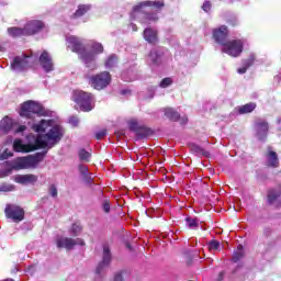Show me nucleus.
Returning <instances> with one entry per match:
<instances>
[{
	"instance_id": "obj_1",
	"label": "nucleus",
	"mask_w": 281,
	"mask_h": 281,
	"mask_svg": "<svg viewBox=\"0 0 281 281\" xmlns=\"http://www.w3.org/2000/svg\"><path fill=\"white\" fill-rule=\"evenodd\" d=\"M32 128L35 133H45L37 135L35 138L37 148L50 150L65 137V128H63V125L56 124L54 120H42L40 123L33 124Z\"/></svg>"
},
{
	"instance_id": "obj_2",
	"label": "nucleus",
	"mask_w": 281,
	"mask_h": 281,
	"mask_svg": "<svg viewBox=\"0 0 281 281\" xmlns=\"http://www.w3.org/2000/svg\"><path fill=\"white\" fill-rule=\"evenodd\" d=\"M67 41V47L68 49H71V52H75L79 55V58L85 63L86 67L88 69H97L98 64H95V59L98 58V54H102L104 52V46L98 42H93L91 45L92 52H89L85 49V46L82 45V41L74 35L68 36L66 38Z\"/></svg>"
},
{
	"instance_id": "obj_3",
	"label": "nucleus",
	"mask_w": 281,
	"mask_h": 281,
	"mask_svg": "<svg viewBox=\"0 0 281 281\" xmlns=\"http://www.w3.org/2000/svg\"><path fill=\"white\" fill-rule=\"evenodd\" d=\"M213 38L220 45H223L222 52L224 54H228L233 58H237V56L243 54V42L240 40L227 42V26L222 25L220 29H215L213 31Z\"/></svg>"
},
{
	"instance_id": "obj_4",
	"label": "nucleus",
	"mask_w": 281,
	"mask_h": 281,
	"mask_svg": "<svg viewBox=\"0 0 281 281\" xmlns=\"http://www.w3.org/2000/svg\"><path fill=\"white\" fill-rule=\"evenodd\" d=\"M165 3L164 0H155V1H144L138 3L133 8L132 14L134 16H138V19H142V23H155L158 21L157 14L153 13H144L146 12V8H150L151 10H161L164 8Z\"/></svg>"
},
{
	"instance_id": "obj_5",
	"label": "nucleus",
	"mask_w": 281,
	"mask_h": 281,
	"mask_svg": "<svg viewBox=\"0 0 281 281\" xmlns=\"http://www.w3.org/2000/svg\"><path fill=\"white\" fill-rule=\"evenodd\" d=\"M47 150L44 153H36L35 155H29L25 157H19L12 162L13 170H34L38 168V164L45 159Z\"/></svg>"
},
{
	"instance_id": "obj_6",
	"label": "nucleus",
	"mask_w": 281,
	"mask_h": 281,
	"mask_svg": "<svg viewBox=\"0 0 281 281\" xmlns=\"http://www.w3.org/2000/svg\"><path fill=\"white\" fill-rule=\"evenodd\" d=\"M111 249L109 246H103V255L102 260L99 262V265L95 268L94 271V281H102L104 280V276H106V270L109 267H111V260H112Z\"/></svg>"
},
{
	"instance_id": "obj_7",
	"label": "nucleus",
	"mask_w": 281,
	"mask_h": 281,
	"mask_svg": "<svg viewBox=\"0 0 281 281\" xmlns=\"http://www.w3.org/2000/svg\"><path fill=\"white\" fill-rule=\"evenodd\" d=\"M20 115L22 117H34V115H37L38 117H43L45 115H48L47 111L43 105H41L37 102L34 101H26L22 104L20 110Z\"/></svg>"
},
{
	"instance_id": "obj_8",
	"label": "nucleus",
	"mask_w": 281,
	"mask_h": 281,
	"mask_svg": "<svg viewBox=\"0 0 281 281\" xmlns=\"http://www.w3.org/2000/svg\"><path fill=\"white\" fill-rule=\"evenodd\" d=\"M72 100L79 105L81 111H93V94L85 92L82 90H75Z\"/></svg>"
},
{
	"instance_id": "obj_9",
	"label": "nucleus",
	"mask_w": 281,
	"mask_h": 281,
	"mask_svg": "<svg viewBox=\"0 0 281 281\" xmlns=\"http://www.w3.org/2000/svg\"><path fill=\"white\" fill-rule=\"evenodd\" d=\"M89 83L97 91H102V89H106L108 86L111 85V74L109 71H102L90 77Z\"/></svg>"
},
{
	"instance_id": "obj_10",
	"label": "nucleus",
	"mask_w": 281,
	"mask_h": 281,
	"mask_svg": "<svg viewBox=\"0 0 281 281\" xmlns=\"http://www.w3.org/2000/svg\"><path fill=\"white\" fill-rule=\"evenodd\" d=\"M34 56L21 55L13 58L11 63V69L13 71H25V69H30L32 65H34Z\"/></svg>"
},
{
	"instance_id": "obj_11",
	"label": "nucleus",
	"mask_w": 281,
	"mask_h": 281,
	"mask_svg": "<svg viewBox=\"0 0 281 281\" xmlns=\"http://www.w3.org/2000/svg\"><path fill=\"white\" fill-rule=\"evenodd\" d=\"M7 218H12L13 223H21L25 218V211L14 204H8L4 210Z\"/></svg>"
},
{
	"instance_id": "obj_12",
	"label": "nucleus",
	"mask_w": 281,
	"mask_h": 281,
	"mask_svg": "<svg viewBox=\"0 0 281 281\" xmlns=\"http://www.w3.org/2000/svg\"><path fill=\"white\" fill-rule=\"evenodd\" d=\"M56 245L58 247V249H74V247H76V245H85V240L82 239H74V238H69V237H58L56 239Z\"/></svg>"
},
{
	"instance_id": "obj_13",
	"label": "nucleus",
	"mask_w": 281,
	"mask_h": 281,
	"mask_svg": "<svg viewBox=\"0 0 281 281\" xmlns=\"http://www.w3.org/2000/svg\"><path fill=\"white\" fill-rule=\"evenodd\" d=\"M30 25L32 24H25L24 27H16V26L9 27L8 34L13 38H18V36H32L35 30L30 29Z\"/></svg>"
},
{
	"instance_id": "obj_14",
	"label": "nucleus",
	"mask_w": 281,
	"mask_h": 281,
	"mask_svg": "<svg viewBox=\"0 0 281 281\" xmlns=\"http://www.w3.org/2000/svg\"><path fill=\"white\" fill-rule=\"evenodd\" d=\"M40 67L44 69L46 74H49L50 71H54V59H52V55L47 53V50H44L40 56Z\"/></svg>"
},
{
	"instance_id": "obj_15",
	"label": "nucleus",
	"mask_w": 281,
	"mask_h": 281,
	"mask_svg": "<svg viewBox=\"0 0 281 281\" xmlns=\"http://www.w3.org/2000/svg\"><path fill=\"white\" fill-rule=\"evenodd\" d=\"M256 136L260 142L267 139V134L269 133V123L265 120H258L255 123Z\"/></svg>"
},
{
	"instance_id": "obj_16",
	"label": "nucleus",
	"mask_w": 281,
	"mask_h": 281,
	"mask_svg": "<svg viewBox=\"0 0 281 281\" xmlns=\"http://www.w3.org/2000/svg\"><path fill=\"white\" fill-rule=\"evenodd\" d=\"M38 148L36 143L34 145H25L23 144V140L19 138L13 142V149L15 153H32V150H38Z\"/></svg>"
},
{
	"instance_id": "obj_17",
	"label": "nucleus",
	"mask_w": 281,
	"mask_h": 281,
	"mask_svg": "<svg viewBox=\"0 0 281 281\" xmlns=\"http://www.w3.org/2000/svg\"><path fill=\"white\" fill-rule=\"evenodd\" d=\"M14 120L10 116H5L0 121V135H8L12 128H14Z\"/></svg>"
},
{
	"instance_id": "obj_18",
	"label": "nucleus",
	"mask_w": 281,
	"mask_h": 281,
	"mask_svg": "<svg viewBox=\"0 0 281 281\" xmlns=\"http://www.w3.org/2000/svg\"><path fill=\"white\" fill-rule=\"evenodd\" d=\"M162 56H164V53L161 52V49L154 48L150 50L147 57V63L149 65H161Z\"/></svg>"
},
{
	"instance_id": "obj_19",
	"label": "nucleus",
	"mask_w": 281,
	"mask_h": 281,
	"mask_svg": "<svg viewBox=\"0 0 281 281\" xmlns=\"http://www.w3.org/2000/svg\"><path fill=\"white\" fill-rule=\"evenodd\" d=\"M78 170H79L85 183H87L88 186H91V183H93V173L89 172V167L80 164L78 166Z\"/></svg>"
},
{
	"instance_id": "obj_20",
	"label": "nucleus",
	"mask_w": 281,
	"mask_h": 281,
	"mask_svg": "<svg viewBox=\"0 0 281 281\" xmlns=\"http://www.w3.org/2000/svg\"><path fill=\"white\" fill-rule=\"evenodd\" d=\"M15 181L18 183H22V184H27V183H36V181H38V176L36 175H22V176H18L15 178Z\"/></svg>"
},
{
	"instance_id": "obj_21",
	"label": "nucleus",
	"mask_w": 281,
	"mask_h": 281,
	"mask_svg": "<svg viewBox=\"0 0 281 281\" xmlns=\"http://www.w3.org/2000/svg\"><path fill=\"white\" fill-rule=\"evenodd\" d=\"M26 25H30L29 30H35L34 33L31 34V36H34V34H38V32H41V30H43V27H45V23H43V21H41V20L29 21V22H26Z\"/></svg>"
},
{
	"instance_id": "obj_22",
	"label": "nucleus",
	"mask_w": 281,
	"mask_h": 281,
	"mask_svg": "<svg viewBox=\"0 0 281 281\" xmlns=\"http://www.w3.org/2000/svg\"><path fill=\"white\" fill-rule=\"evenodd\" d=\"M130 131H135L136 133H139L140 131H145V135H148L150 133V130L139 125V122H137V119H132L128 121Z\"/></svg>"
},
{
	"instance_id": "obj_23",
	"label": "nucleus",
	"mask_w": 281,
	"mask_h": 281,
	"mask_svg": "<svg viewBox=\"0 0 281 281\" xmlns=\"http://www.w3.org/2000/svg\"><path fill=\"white\" fill-rule=\"evenodd\" d=\"M267 164L270 168H278V166H280V161L278 160V154L276 151H268Z\"/></svg>"
},
{
	"instance_id": "obj_24",
	"label": "nucleus",
	"mask_w": 281,
	"mask_h": 281,
	"mask_svg": "<svg viewBox=\"0 0 281 281\" xmlns=\"http://www.w3.org/2000/svg\"><path fill=\"white\" fill-rule=\"evenodd\" d=\"M256 55L251 54L248 59L243 60V67L237 69V74H247V69L254 65Z\"/></svg>"
},
{
	"instance_id": "obj_25",
	"label": "nucleus",
	"mask_w": 281,
	"mask_h": 281,
	"mask_svg": "<svg viewBox=\"0 0 281 281\" xmlns=\"http://www.w3.org/2000/svg\"><path fill=\"white\" fill-rule=\"evenodd\" d=\"M144 38L145 41H147V43H151V44L157 43V31L153 29H145Z\"/></svg>"
},
{
	"instance_id": "obj_26",
	"label": "nucleus",
	"mask_w": 281,
	"mask_h": 281,
	"mask_svg": "<svg viewBox=\"0 0 281 281\" xmlns=\"http://www.w3.org/2000/svg\"><path fill=\"white\" fill-rule=\"evenodd\" d=\"M165 115H166V117H168V120H171L172 122H177V120H179V117H181L179 112L175 111V109H172V108H166Z\"/></svg>"
},
{
	"instance_id": "obj_27",
	"label": "nucleus",
	"mask_w": 281,
	"mask_h": 281,
	"mask_svg": "<svg viewBox=\"0 0 281 281\" xmlns=\"http://www.w3.org/2000/svg\"><path fill=\"white\" fill-rule=\"evenodd\" d=\"M78 157H79V160L83 161L85 164H89V161H91V153H89L85 148L79 149Z\"/></svg>"
},
{
	"instance_id": "obj_28",
	"label": "nucleus",
	"mask_w": 281,
	"mask_h": 281,
	"mask_svg": "<svg viewBox=\"0 0 281 281\" xmlns=\"http://www.w3.org/2000/svg\"><path fill=\"white\" fill-rule=\"evenodd\" d=\"M255 109H256V103L250 102V103L239 106L238 113L240 115H245V113H251L252 111H255Z\"/></svg>"
},
{
	"instance_id": "obj_29",
	"label": "nucleus",
	"mask_w": 281,
	"mask_h": 281,
	"mask_svg": "<svg viewBox=\"0 0 281 281\" xmlns=\"http://www.w3.org/2000/svg\"><path fill=\"white\" fill-rule=\"evenodd\" d=\"M12 172V168L8 162L0 165V179H3V177H8Z\"/></svg>"
},
{
	"instance_id": "obj_30",
	"label": "nucleus",
	"mask_w": 281,
	"mask_h": 281,
	"mask_svg": "<svg viewBox=\"0 0 281 281\" xmlns=\"http://www.w3.org/2000/svg\"><path fill=\"white\" fill-rule=\"evenodd\" d=\"M117 66V57L115 55H110L105 60V68L113 69V67Z\"/></svg>"
},
{
	"instance_id": "obj_31",
	"label": "nucleus",
	"mask_w": 281,
	"mask_h": 281,
	"mask_svg": "<svg viewBox=\"0 0 281 281\" xmlns=\"http://www.w3.org/2000/svg\"><path fill=\"white\" fill-rule=\"evenodd\" d=\"M243 256H245V250L243 245H238L237 250L233 254V262H238V260L243 259Z\"/></svg>"
},
{
	"instance_id": "obj_32",
	"label": "nucleus",
	"mask_w": 281,
	"mask_h": 281,
	"mask_svg": "<svg viewBox=\"0 0 281 281\" xmlns=\"http://www.w3.org/2000/svg\"><path fill=\"white\" fill-rule=\"evenodd\" d=\"M90 10L89 5H79L77 11L75 12V19H79V16H85V14H87Z\"/></svg>"
},
{
	"instance_id": "obj_33",
	"label": "nucleus",
	"mask_w": 281,
	"mask_h": 281,
	"mask_svg": "<svg viewBox=\"0 0 281 281\" xmlns=\"http://www.w3.org/2000/svg\"><path fill=\"white\" fill-rule=\"evenodd\" d=\"M187 225L188 227H190V229H194V227H199V220L195 217H187L186 218Z\"/></svg>"
},
{
	"instance_id": "obj_34",
	"label": "nucleus",
	"mask_w": 281,
	"mask_h": 281,
	"mask_svg": "<svg viewBox=\"0 0 281 281\" xmlns=\"http://www.w3.org/2000/svg\"><path fill=\"white\" fill-rule=\"evenodd\" d=\"M280 194H281L280 191L270 190L268 193V202L273 203V201H276V199H278Z\"/></svg>"
},
{
	"instance_id": "obj_35",
	"label": "nucleus",
	"mask_w": 281,
	"mask_h": 281,
	"mask_svg": "<svg viewBox=\"0 0 281 281\" xmlns=\"http://www.w3.org/2000/svg\"><path fill=\"white\" fill-rule=\"evenodd\" d=\"M82 232V226H80V224H72L71 228H70V234L72 236H78V234H80Z\"/></svg>"
},
{
	"instance_id": "obj_36",
	"label": "nucleus",
	"mask_w": 281,
	"mask_h": 281,
	"mask_svg": "<svg viewBox=\"0 0 281 281\" xmlns=\"http://www.w3.org/2000/svg\"><path fill=\"white\" fill-rule=\"evenodd\" d=\"M14 190V186L2 183L0 184V192H12Z\"/></svg>"
},
{
	"instance_id": "obj_37",
	"label": "nucleus",
	"mask_w": 281,
	"mask_h": 281,
	"mask_svg": "<svg viewBox=\"0 0 281 281\" xmlns=\"http://www.w3.org/2000/svg\"><path fill=\"white\" fill-rule=\"evenodd\" d=\"M209 249L213 251L221 249V243H218L217 240H211L209 243Z\"/></svg>"
},
{
	"instance_id": "obj_38",
	"label": "nucleus",
	"mask_w": 281,
	"mask_h": 281,
	"mask_svg": "<svg viewBox=\"0 0 281 281\" xmlns=\"http://www.w3.org/2000/svg\"><path fill=\"white\" fill-rule=\"evenodd\" d=\"M48 192L53 199H56L58 196V189L56 188V184H50L48 188Z\"/></svg>"
},
{
	"instance_id": "obj_39",
	"label": "nucleus",
	"mask_w": 281,
	"mask_h": 281,
	"mask_svg": "<svg viewBox=\"0 0 281 281\" xmlns=\"http://www.w3.org/2000/svg\"><path fill=\"white\" fill-rule=\"evenodd\" d=\"M172 85V79L171 78H165L160 81V87L162 89H166L167 87H170Z\"/></svg>"
},
{
	"instance_id": "obj_40",
	"label": "nucleus",
	"mask_w": 281,
	"mask_h": 281,
	"mask_svg": "<svg viewBox=\"0 0 281 281\" xmlns=\"http://www.w3.org/2000/svg\"><path fill=\"white\" fill-rule=\"evenodd\" d=\"M9 157H12V151H8V149H5L1 155H0V160L3 161L5 159H9Z\"/></svg>"
},
{
	"instance_id": "obj_41",
	"label": "nucleus",
	"mask_w": 281,
	"mask_h": 281,
	"mask_svg": "<svg viewBox=\"0 0 281 281\" xmlns=\"http://www.w3.org/2000/svg\"><path fill=\"white\" fill-rule=\"evenodd\" d=\"M105 136H106V130H101L95 133V139H102Z\"/></svg>"
},
{
	"instance_id": "obj_42",
	"label": "nucleus",
	"mask_w": 281,
	"mask_h": 281,
	"mask_svg": "<svg viewBox=\"0 0 281 281\" xmlns=\"http://www.w3.org/2000/svg\"><path fill=\"white\" fill-rule=\"evenodd\" d=\"M202 10H204V12H210V10H212V3L210 1H205L202 5Z\"/></svg>"
},
{
	"instance_id": "obj_43",
	"label": "nucleus",
	"mask_w": 281,
	"mask_h": 281,
	"mask_svg": "<svg viewBox=\"0 0 281 281\" xmlns=\"http://www.w3.org/2000/svg\"><path fill=\"white\" fill-rule=\"evenodd\" d=\"M124 280V274L122 272H116L114 274L113 281H123Z\"/></svg>"
},
{
	"instance_id": "obj_44",
	"label": "nucleus",
	"mask_w": 281,
	"mask_h": 281,
	"mask_svg": "<svg viewBox=\"0 0 281 281\" xmlns=\"http://www.w3.org/2000/svg\"><path fill=\"white\" fill-rule=\"evenodd\" d=\"M80 120H78L77 116H71L69 119V123L72 125V126H77L79 124Z\"/></svg>"
},
{
	"instance_id": "obj_45",
	"label": "nucleus",
	"mask_w": 281,
	"mask_h": 281,
	"mask_svg": "<svg viewBox=\"0 0 281 281\" xmlns=\"http://www.w3.org/2000/svg\"><path fill=\"white\" fill-rule=\"evenodd\" d=\"M191 150H193V153H196L198 155H200L201 153H203V149H202L200 146H198V145H193V146L191 147Z\"/></svg>"
},
{
	"instance_id": "obj_46",
	"label": "nucleus",
	"mask_w": 281,
	"mask_h": 281,
	"mask_svg": "<svg viewBox=\"0 0 281 281\" xmlns=\"http://www.w3.org/2000/svg\"><path fill=\"white\" fill-rule=\"evenodd\" d=\"M103 211L109 214L111 212V204L108 201L103 203Z\"/></svg>"
},
{
	"instance_id": "obj_47",
	"label": "nucleus",
	"mask_w": 281,
	"mask_h": 281,
	"mask_svg": "<svg viewBox=\"0 0 281 281\" xmlns=\"http://www.w3.org/2000/svg\"><path fill=\"white\" fill-rule=\"evenodd\" d=\"M27 131V126L25 125H20L16 130L15 133H25Z\"/></svg>"
},
{
	"instance_id": "obj_48",
	"label": "nucleus",
	"mask_w": 281,
	"mask_h": 281,
	"mask_svg": "<svg viewBox=\"0 0 281 281\" xmlns=\"http://www.w3.org/2000/svg\"><path fill=\"white\" fill-rule=\"evenodd\" d=\"M181 124H188V116H182L180 119Z\"/></svg>"
},
{
	"instance_id": "obj_49",
	"label": "nucleus",
	"mask_w": 281,
	"mask_h": 281,
	"mask_svg": "<svg viewBox=\"0 0 281 281\" xmlns=\"http://www.w3.org/2000/svg\"><path fill=\"white\" fill-rule=\"evenodd\" d=\"M130 27H132L133 32H137V25L136 24L132 23L130 25Z\"/></svg>"
},
{
	"instance_id": "obj_50",
	"label": "nucleus",
	"mask_w": 281,
	"mask_h": 281,
	"mask_svg": "<svg viewBox=\"0 0 281 281\" xmlns=\"http://www.w3.org/2000/svg\"><path fill=\"white\" fill-rule=\"evenodd\" d=\"M0 52H5V47H3V45L0 44Z\"/></svg>"
},
{
	"instance_id": "obj_51",
	"label": "nucleus",
	"mask_w": 281,
	"mask_h": 281,
	"mask_svg": "<svg viewBox=\"0 0 281 281\" xmlns=\"http://www.w3.org/2000/svg\"><path fill=\"white\" fill-rule=\"evenodd\" d=\"M126 92H127L126 90H123V91H122L123 95L126 94Z\"/></svg>"
},
{
	"instance_id": "obj_52",
	"label": "nucleus",
	"mask_w": 281,
	"mask_h": 281,
	"mask_svg": "<svg viewBox=\"0 0 281 281\" xmlns=\"http://www.w3.org/2000/svg\"><path fill=\"white\" fill-rule=\"evenodd\" d=\"M126 247H127V249H131V245L130 244H127Z\"/></svg>"
},
{
	"instance_id": "obj_53",
	"label": "nucleus",
	"mask_w": 281,
	"mask_h": 281,
	"mask_svg": "<svg viewBox=\"0 0 281 281\" xmlns=\"http://www.w3.org/2000/svg\"><path fill=\"white\" fill-rule=\"evenodd\" d=\"M4 281H14L13 279H5Z\"/></svg>"
},
{
	"instance_id": "obj_54",
	"label": "nucleus",
	"mask_w": 281,
	"mask_h": 281,
	"mask_svg": "<svg viewBox=\"0 0 281 281\" xmlns=\"http://www.w3.org/2000/svg\"><path fill=\"white\" fill-rule=\"evenodd\" d=\"M220 276L223 277V276H224V272H221Z\"/></svg>"
},
{
	"instance_id": "obj_55",
	"label": "nucleus",
	"mask_w": 281,
	"mask_h": 281,
	"mask_svg": "<svg viewBox=\"0 0 281 281\" xmlns=\"http://www.w3.org/2000/svg\"><path fill=\"white\" fill-rule=\"evenodd\" d=\"M278 123L280 124V119L278 120Z\"/></svg>"
}]
</instances>
